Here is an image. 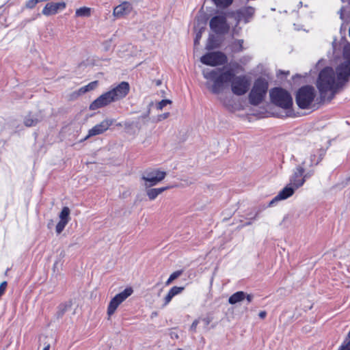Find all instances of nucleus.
<instances>
[{
  "instance_id": "nucleus-1",
  "label": "nucleus",
  "mask_w": 350,
  "mask_h": 350,
  "mask_svg": "<svg viewBox=\"0 0 350 350\" xmlns=\"http://www.w3.org/2000/svg\"><path fill=\"white\" fill-rule=\"evenodd\" d=\"M345 62L336 68V73L332 68L326 67L319 73L317 86L323 101H330L337 91L348 81L350 76V44L343 50Z\"/></svg>"
},
{
  "instance_id": "nucleus-2",
  "label": "nucleus",
  "mask_w": 350,
  "mask_h": 350,
  "mask_svg": "<svg viewBox=\"0 0 350 350\" xmlns=\"http://www.w3.org/2000/svg\"><path fill=\"white\" fill-rule=\"evenodd\" d=\"M202 75L206 79L213 81L211 87L208 83H206V86L215 94L220 93L224 89V85L230 82L232 93L237 96H242L247 92L251 84L246 75L235 76L234 71L230 69L225 71L221 68L206 69L202 71Z\"/></svg>"
},
{
  "instance_id": "nucleus-3",
  "label": "nucleus",
  "mask_w": 350,
  "mask_h": 350,
  "mask_svg": "<svg viewBox=\"0 0 350 350\" xmlns=\"http://www.w3.org/2000/svg\"><path fill=\"white\" fill-rule=\"evenodd\" d=\"M269 88L268 82L262 78L257 79L249 94L250 103L253 105H258L265 98Z\"/></svg>"
},
{
  "instance_id": "nucleus-4",
  "label": "nucleus",
  "mask_w": 350,
  "mask_h": 350,
  "mask_svg": "<svg viewBox=\"0 0 350 350\" xmlns=\"http://www.w3.org/2000/svg\"><path fill=\"white\" fill-rule=\"evenodd\" d=\"M270 98L272 103L284 109L291 108L293 99L291 94L281 88H275L269 92Z\"/></svg>"
},
{
  "instance_id": "nucleus-5",
  "label": "nucleus",
  "mask_w": 350,
  "mask_h": 350,
  "mask_svg": "<svg viewBox=\"0 0 350 350\" xmlns=\"http://www.w3.org/2000/svg\"><path fill=\"white\" fill-rule=\"evenodd\" d=\"M315 96V90L312 86H303L298 90L296 94V103L300 109H308L314 101Z\"/></svg>"
},
{
  "instance_id": "nucleus-6",
  "label": "nucleus",
  "mask_w": 350,
  "mask_h": 350,
  "mask_svg": "<svg viewBox=\"0 0 350 350\" xmlns=\"http://www.w3.org/2000/svg\"><path fill=\"white\" fill-rule=\"evenodd\" d=\"M166 175L165 172L161 171L158 169L146 172L142 176V179L145 181L144 187L148 189L157 185L165 178Z\"/></svg>"
},
{
  "instance_id": "nucleus-7",
  "label": "nucleus",
  "mask_w": 350,
  "mask_h": 350,
  "mask_svg": "<svg viewBox=\"0 0 350 350\" xmlns=\"http://www.w3.org/2000/svg\"><path fill=\"white\" fill-rule=\"evenodd\" d=\"M200 62L208 66H217L228 62L226 55L220 51L208 53L200 57Z\"/></svg>"
},
{
  "instance_id": "nucleus-8",
  "label": "nucleus",
  "mask_w": 350,
  "mask_h": 350,
  "mask_svg": "<svg viewBox=\"0 0 350 350\" xmlns=\"http://www.w3.org/2000/svg\"><path fill=\"white\" fill-rule=\"evenodd\" d=\"M133 293V288L131 287H128L113 297L109 301L107 307V315L111 317L113 314L118 307L129 296H131Z\"/></svg>"
},
{
  "instance_id": "nucleus-9",
  "label": "nucleus",
  "mask_w": 350,
  "mask_h": 350,
  "mask_svg": "<svg viewBox=\"0 0 350 350\" xmlns=\"http://www.w3.org/2000/svg\"><path fill=\"white\" fill-rule=\"evenodd\" d=\"M209 26L211 29L216 34H224L230 29L226 18L223 14L213 16L209 22Z\"/></svg>"
},
{
  "instance_id": "nucleus-10",
  "label": "nucleus",
  "mask_w": 350,
  "mask_h": 350,
  "mask_svg": "<svg viewBox=\"0 0 350 350\" xmlns=\"http://www.w3.org/2000/svg\"><path fill=\"white\" fill-rule=\"evenodd\" d=\"M305 169L302 165H297L290 178L289 183L296 190L304 185L306 178L310 176V174H305Z\"/></svg>"
},
{
  "instance_id": "nucleus-11",
  "label": "nucleus",
  "mask_w": 350,
  "mask_h": 350,
  "mask_svg": "<svg viewBox=\"0 0 350 350\" xmlns=\"http://www.w3.org/2000/svg\"><path fill=\"white\" fill-rule=\"evenodd\" d=\"M113 102H116V100L113 98L109 91H108L107 92L103 93L100 96H98L96 100H94L90 105L89 108L90 110H96L98 109L107 106Z\"/></svg>"
},
{
  "instance_id": "nucleus-12",
  "label": "nucleus",
  "mask_w": 350,
  "mask_h": 350,
  "mask_svg": "<svg viewBox=\"0 0 350 350\" xmlns=\"http://www.w3.org/2000/svg\"><path fill=\"white\" fill-rule=\"evenodd\" d=\"M130 85L128 82L122 81L109 90L116 101L124 98L129 92Z\"/></svg>"
},
{
  "instance_id": "nucleus-13",
  "label": "nucleus",
  "mask_w": 350,
  "mask_h": 350,
  "mask_svg": "<svg viewBox=\"0 0 350 350\" xmlns=\"http://www.w3.org/2000/svg\"><path fill=\"white\" fill-rule=\"evenodd\" d=\"M113 123V120L111 119L104 120L100 123L95 125L93 128L89 130L88 135L85 137V139H87L90 137L103 133L109 129Z\"/></svg>"
},
{
  "instance_id": "nucleus-14",
  "label": "nucleus",
  "mask_w": 350,
  "mask_h": 350,
  "mask_svg": "<svg viewBox=\"0 0 350 350\" xmlns=\"http://www.w3.org/2000/svg\"><path fill=\"white\" fill-rule=\"evenodd\" d=\"M66 3L50 2L47 3L44 7L42 13L44 16H51L56 14L59 10H63L66 8Z\"/></svg>"
},
{
  "instance_id": "nucleus-15",
  "label": "nucleus",
  "mask_w": 350,
  "mask_h": 350,
  "mask_svg": "<svg viewBox=\"0 0 350 350\" xmlns=\"http://www.w3.org/2000/svg\"><path fill=\"white\" fill-rule=\"evenodd\" d=\"M70 210L68 206H64L59 213V221L57 223L55 227L57 234H59L64 229L66 226L69 222Z\"/></svg>"
},
{
  "instance_id": "nucleus-16",
  "label": "nucleus",
  "mask_w": 350,
  "mask_h": 350,
  "mask_svg": "<svg viewBox=\"0 0 350 350\" xmlns=\"http://www.w3.org/2000/svg\"><path fill=\"white\" fill-rule=\"evenodd\" d=\"M295 191H296V189H294L293 187H292L290 184H288L271 201L270 204H271L274 203L275 202L287 199L288 198L292 196L294 194Z\"/></svg>"
},
{
  "instance_id": "nucleus-17",
  "label": "nucleus",
  "mask_w": 350,
  "mask_h": 350,
  "mask_svg": "<svg viewBox=\"0 0 350 350\" xmlns=\"http://www.w3.org/2000/svg\"><path fill=\"white\" fill-rule=\"evenodd\" d=\"M131 4L129 2L125 1L113 9V15L116 17L121 18L129 14L131 11Z\"/></svg>"
},
{
  "instance_id": "nucleus-18",
  "label": "nucleus",
  "mask_w": 350,
  "mask_h": 350,
  "mask_svg": "<svg viewBox=\"0 0 350 350\" xmlns=\"http://www.w3.org/2000/svg\"><path fill=\"white\" fill-rule=\"evenodd\" d=\"M172 186H166L159 188H151L149 187L146 189V193L150 200H155L159 195L161 194L165 191L172 188Z\"/></svg>"
},
{
  "instance_id": "nucleus-19",
  "label": "nucleus",
  "mask_w": 350,
  "mask_h": 350,
  "mask_svg": "<svg viewBox=\"0 0 350 350\" xmlns=\"http://www.w3.org/2000/svg\"><path fill=\"white\" fill-rule=\"evenodd\" d=\"M322 159V154L317 156L316 154H311L308 159H306L300 165L312 167L317 165Z\"/></svg>"
},
{
  "instance_id": "nucleus-20",
  "label": "nucleus",
  "mask_w": 350,
  "mask_h": 350,
  "mask_svg": "<svg viewBox=\"0 0 350 350\" xmlns=\"http://www.w3.org/2000/svg\"><path fill=\"white\" fill-rule=\"evenodd\" d=\"M245 298V293L243 291H238L232 294L228 299L229 304L234 305L242 301Z\"/></svg>"
},
{
  "instance_id": "nucleus-21",
  "label": "nucleus",
  "mask_w": 350,
  "mask_h": 350,
  "mask_svg": "<svg viewBox=\"0 0 350 350\" xmlns=\"http://www.w3.org/2000/svg\"><path fill=\"white\" fill-rule=\"evenodd\" d=\"M97 85H98L97 81H92V82L90 83L89 84H88L87 85H85V86L81 88L78 90V92H75L73 94V95H75L76 96H79L89 91L94 90L96 88Z\"/></svg>"
},
{
  "instance_id": "nucleus-22",
  "label": "nucleus",
  "mask_w": 350,
  "mask_h": 350,
  "mask_svg": "<svg viewBox=\"0 0 350 350\" xmlns=\"http://www.w3.org/2000/svg\"><path fill=\"white\" fill-rule=\"evenodd\" d=\"M42 119L40 116H36L29 114L25 118L24 124L26 126H33L36 125Z\"/></svg>"
},
{
  "instance_id": "nucleus-23",
  "label": "nucleus",
  "mask_w": 350,
  "mask_h": 350,
  "mask_svg": "<svg viewBox=\"0 0 350 350\" xmlns=\"http://www.w3.org/2000/svg\"><path fill=\"white\" fill-rule=\"evenodd\" d=\"M255 12V9L252 7H245L240 10L239 14L241 16L245 18V21H247L249 18L252 17Z\"/></svg>"
},
{
  "instance_id": "nucleus-24",
  "label": "nucleus",
  "mask_w": 350,
  "mask_h": 350,
  "mask_svg": "<svg viewBox=\"0 0 350 350\" xmlns=\"http://www.w3.org/2000/svg\"><path fill=\"white\" fill-rule=\"evenodd\" d=\"M243 40H236L231 44L232 51L234 53L241 52L243 50Z\"/></svg>"
},
{
  "instance_id": "nucleus-25",
  "label": "nucleus",
  "mask_w": 350,
  "mask_h": 350,
  "mask_svg": "<svg viewBox=\"0 0 350 350\" xmlns=\"http://www.w3.org/2000/svg\"><path fill=\"white\" fill-rule=\"evenodd\" d=\"M91 14L90 8L82 7L76 10L75 15L77 17L90 16Z\"/></svg>"
},
{
  "instance_id": "nucleus-26",
  "label": "nucleus",
  "mask_w": 350,
  "mask_h": 350,
  "mask_svg": "<svg viewBox=\"0 0 350 350\" xmlns=\"http://www.w3.org/2000/svg\"><path fill=\"white\" fill-rule=\"evenodd\" d=\"M183 273V271L182 270H178V271H174V273H172L169 278L167 279V280L166 281V285H169L170 284H171L174 280H176V278H178L179 276H180Z\"/></svg>"
},
{
  "instance_id": "nucleus-27",
  "label": "nucleus",
  "mask_w": 350,
  "mask_h": 350,
  "mask_svg": "<svg viewBox=\"0 0 350 350\" xmlns=\"http://www.w3.org/2000/svg\"><path fill=\"white\" fill-rule=\"evenodd\" d=\"M215 4L218 7L226 8L229 6L233 0H213Z\"/></svg>"
},
{
  "instance_id": "nucleus-28",
  "label": "nucleus",
  "mask_w": 350,
  "mask_h": 350,
  "mask_svg": "<svg viewBox=\"0 0 350 350\" xmlns=\"http://www.w3.org/2000/svg\"><path fill=\"white\" fill-rule=\"evenodd\" d=\"M202 24H203V26L202 27H200V30L196 33V38H195V40H194V44L195 45H197L199 44V41L202 37V31L204 30L205 29V25H206V22L205 21H202Z\"/></svg>"
},
{
  "instance_id": "nucleus-29",
  "label": "nucleus",
  "mask_w": 350,
  "mask_h": 350,
  "mask_svg": "<svg viewBox=\"0 0 350 350\" xmlns=\"http://www.w3.org/2000/svg\"><path fill=\"white\" fill-rule=\"evenodd\" d=\"M185 288L183 286H173L169 291L174 297L181 293Z\"/></svg>"
},
{
  "instance_id": "nucleus-30",
  "label": "nucleus",
  "mask_w": 350,
  "mask_h": 350,
  "mask_svg": "<svg viewBox=\"0 0 350 350\" xmlns=\"http://www.w3.org/2000/svg\"><path fill=\"white\" fill-rule=\"evenodd\" d=\"M172 100L169 99H163L158 103L157 105V108L159 110H162L163 107H165L167 105L171 104Z\"/></svg>"
},
{
  "instance_id": "nucleus-31",
  "label": "nucleus",
  "mask_w": 350,
  "mask_h": 350,
  "mask_svg": "<svg viewBox=\"0 0 350 350\" xmlns=\"http://www.w3.org/2000/svg\"><path fill=\"white\" fill-rule=\"evenodd\" d=\"M137 124H138L137 123L131 122H125L124 125V128L127 131V132L131 133V130H132L134 126L137 127L138 129H140V127L137 126Z\"/></svg>"
},
{
  "instance_id": "nucleus-32",
  "label": "nucleus",
  "mask_w": 350,
  "mask_h": 350,
  "mask_svg": "<svg viewBox=\"0 0 350 350\" xmlns=\"http://www.w3.org/2000/svg\"><path fill=\"white\" fill-rule=\"evenodd\" d=\"M200 321H201L204 324V327L207 329V327L209 325V323L212 321L213 318L211 317H206L202 319H199Z\"/></svg>"
},
{
  "instance_id": "nucleus-33",
  "label": "nucleus",
  "mask_w": 350,
  "mask_h": 350,
  "mask_svg": "<svg viewBox=\"0 0 350 350\" xmlns=\"http://www.w3.org/2000/svg\"><path fill=\"white\" fill-rule=\"evenodd\" d=\"M42 1V0H29L26 3V7L28 8H33L39 2Z\"/></svg>"
},
{
  "instance_id": "nucleus-34",
  "label": "nucleus",
  "mask_w": 350,
  "mask_h": 350,
  "mask_svg": "<svg viewBox=\"0 0 350 350\" xmlns=\"http://www.w3.org/2000/svg\"><path fill=\"white\" fill-rule=\"evenodd\" d=\"M173 297H174V296L169 291L168 293L167 294V295L164 298L163 306H167L171 301V300Z\"/></svg>"
},
{
  "instance_id": "nucleus-35",
  "label": "nucleus",
  "mask_w": 350,
  "mask_h": 350,
  "mask_svg": "<svg viewBox=\"0 0 350 350\" xmlns=\"http://www.w3.org/2000/svg\"><path fill=\"white\" fill-rule=\"evenodd\" d=\"M7 282L4 281L0 284V297L4 293L6 287H7Z\"/></svg>"
},
{
  "instance_id": "nucleus-36",
  "label": "nucleus",
  "mask_w": 350,
  "mask_h": 350,
  "mask_svg": "<svg viewBox=\"0 0 350 350\" xmlns=\"http://www.w3.org/2000/svg\"><path fill=\"white\" fill-rule=\"evenodd\" d=\"M200 321V319H196L190 327V330L195 332L196 331L197 325Z\"/></svg>"
},
{
  "instance_id": "nucleus-37",
  "label": "nucleus",
  "mask_w": 350,
  "mask_h": 350,
  "mask_svg": "<svg viewBox=\"0 0 350 350\" xmlns=\"http://www.w3.org/2000/svg\"><path fill=\"white\" fill-rule=\"evenodd\" d=\"M170 116V113H164L163 114L159 115L157 117V121H161L163 120H165L167 118Z\"/></svg>"
},
{
  "instance_id": "nucleus-38",
  "label": "nucleus",
  "mask_w": 350,
  "mask_h": 350,
  "mask_svg": "<svg viewBox=\"0 0 350 350\" xmlns=\"http://www.w3.org/2000/svg\"><path fill=\"white\" fill-rule=\"evenodd\" d=\"M213 48H214V46H213V43H212V39L210 38L208 39V43L206 44V49L207 50H211V49H213Z\"/></svg>"
},
{
  "instance_id": "nucleus-39",
  "label": "nucleus",
  "mask_w": 350,
  "mask_h": 350,
  "mask_svg": "<svg viewBox=\"0 0 350 350\" xmlns=\"http://www.w3.org/2000/svg\"><path fill=\"white\" fill-rule=\"evenodd\" d=\"M170 336L173 339H178V334L177 332L174 331H171L170 332Z\"/></svg>"
},
{
  "instance_id": "nucleus-40",
  "label": "nucleus",
  "mask_w": 350,
  "mask_h": 350,
  "mask_svg": "<svg viewBox=\"0 0 350 350\" xmlns=\"http://www.w3.org/2000/svg\"><path fill=\"white\" fill-rule=\"evenodd\" d=\"M247 301L248 303H250L252 302V299H253V295H251V294H246L245 293V298Z\"/></svg>"
},
{
  "instance_id": "nucleus-41",
  "label": "nucleus",
  "mask_w": 350,
  "mask_h": 350,
  "mask_svg": "<svg viewBox=\"0 0 350 350\" xmlns=\"http://www.w3.org/2000/svg\"><path fill=\"white\" fill-rule=\"evenodd\" d=\"M267 315V312L265 311H260L258 314V316L260 319H265Z\"/></svg>"
},
{
  "instance_id": "nucleus-42",
  "label": "nucleus",
  "mask_w": 350,
  "mask_h": 350,
  "mask_svg": "<svg viewBox=\"0 0 350 350\" xmlns=\"http://www.w3.org/2000/svg\"><path fill=\"white\" fill-rule=\"evenodd\" d=\"M62 306L63 307V309L62 310V311L59 313L60 316H62L64 314V313L65 312V311L67 310V306L66 305H63Z\"/></svg>"
},
{
  "instance_id": "nucleus-43",
  "label": "nucleus",
  "mask_w": 350,
  "mask_h": 350,
  "mask_svg": "<svg viewBox=\"0 0 350 350\" xmlns=\"http://www.w3.org/2000/svg\"><path fill=\"white\" fill-rule=\"evenodd\" d=\"M49 348H50V345H47L44 349L43 350H49Z\"/></svg>"
},
{
  "instance_id": "nucleus-44",
  "label": "nucleus",
  "mask_w": 350,
  "mask_h": 350,
  "mask_svg": "<svg viewBox=\"0 0 350 350\" xmlns=\"http://www.w3.org/2000/svg\"><path fill=\"white\" fill-rule=\"evenodd\" d=\"M347 1V0H342V2H345V1Z\"/></svg>"
}]
</instances>
